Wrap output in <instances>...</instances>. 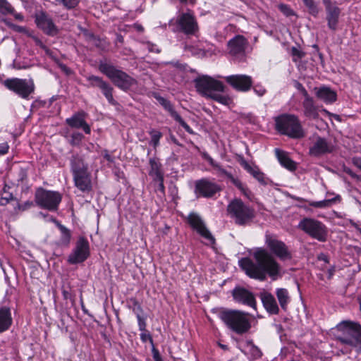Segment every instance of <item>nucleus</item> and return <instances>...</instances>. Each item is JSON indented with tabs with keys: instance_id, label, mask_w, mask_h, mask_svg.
Here are the masks:
<instances>
[{
	"instance_id": "nucleus-1",
	"label": "nucleus",
	"mask_w": 361,
	"mask_h": 361,
	"mask_svg": "<svg viewBox=\"0 0 361 361\" xmlns=\"http://www.w3.org/2000/svg\"><path fill=\"white\" fill-rule=\"evenodd\" d=\"M265 243L271 253L264 248H257L252 254L253 259L243 257L238 264L251 279L263 281L269 276L275 281L281 276V267L271 254L281 261H286L292 259V252L284 242L274 235L267 234Z\"/></svg>"
},
{
	"instance_id": "nucleus-2",
	"label": "nucleus",
	"mask_w": 361,
	"mask_h": 361,
	"mask_svg": "<svg viewBox=\"0 0 361 361\" xmlns=\"http://www.w3.org/2000/svg\"><path fill=\"white\" fill-rule=\"evenodd\" d=\"M337 329L339 334L336 336V340L344 348L340 350L341 354H348L352 348H356L357 351L361 352V325L354 322H343L337 325Z\"/></svg>"
},
{
	"instance_id": "nucleus-3",
	"label": "nucleus",
	"mask_w": 361,
	"mask_h": 361,
	"mask_svg": "<svg viewBox=\"0 0 361 361\" xmlns=\"http://www.w3.org/2000/svg\"><path fill=\"white\" fill-rule=\"evenodd\" d=\"M218 317L230 330L237 334H245L251 328L250 314L243 311L222 308L219 310Z\"/></svg>"
},
{
	"instance_id": "nucleus-4",
	"label": "nucleus",
	"mask_w": 361,
	"mask_h": 361,
	"mask_svg": "<svg viewBox=\"0 0 361 361\" xmlns=\"http://www.w3.org/2000/svg\"><path fill=\"white\" fill-rule=\"evenodd\" d=\"M276 130L292 139H301L305 136V132L298 118L294 114H283L275 118Z\"/></svg>"
},
{
	"instance_id": "nucleus-5",
	"label": "nucleus",
	"mask_w": 361,
	"mask_h": 361,
	"mask_svg": "<svg viewBox=\"0 0 361 361\" xmlns=\"http://www.w3.org/2000/svg\"><path fill=\"white\" fill-rule=\"evenodd\" d=\"M98 68L99 71L111 80L115 86L123 91L127 92L137 85L135 78L110 63L101 61Z\"/></svg>"
},
{
	"instance_id": "nucleus-6",
	"label": "nucleus",
	"mask_w": 361,
	"mask_h": 361,
	"mask_svg": "<svg viewBox=\"0 0 361 361\" xmlns=\"http://www.w3.org/2000/svg\"><path fill=\"white\" fill-rule=\"evenodd\" d=\"M71 170L73 173L75 185L82 192H89L92 190L90 173L88 166L82 158L74 155L71 159Z\"/></svg>"
},
{
	"instance_id": "nucleus-7",
	"label": "nucleus",
	"mask_w": 361,
	"mask_h": 361,
	"mask_svg": "<svg viewBox=\"0 0 361 361\" xmlns=\"http://www.w3.org/2000/svg\"><path fill=\"white\" fill-rule=\"evenodd\" d=\"M227 211L235 224L239 226L250 224L255 217V209L240 199L231 201L228 205Z\"/></svg>"
},
{
	"instance_id": "nucleus-8",
	"label": "nucleus",
	"mask_w": 361,
	"mask_h": 361,
	"mask_svg": "<svg viewBox=\"0 0 361 361\" xmlns=\"http://www.w3.org/2000/svg\"><path fill=\"white\" fill-rule=\"evenodd\" d=\"M169 25L173 32H182L185 35H196L199 31L197 20L191 12L181 13L176 19H171Z\"/></svg>"
},
{
	"instance_id": "nucleus-9",
	"label": "nucleus",
	"mask_w": 361,
	"mask_h": 361,
	"mask_svg": "<svg viewBox=\"0 0 361 361\" xmlns=\"http://www.w3.org/2000/svg\"><path fill=\"white\" fill-rule=\"evenodd\" d=\"M298 227L311 238L319 242L324 243L327 240V227L316 219L305 217L299 222Z\"/></svg>"
},
{
	"instance_id": "nucleus-10",
	"label": "nucleus",
	"mask_w": 361,
	"mask_h": 361,
	"mask_svg": "<svg viewBox=\"0 0 361 361\" xmlns=\"http://www.w3.org/2000/svg\"><path fill=\"white\" fill-rule=\"evenodd\" d=\"M62 200V195L57 191L48 190L43 188H38L35 193V202L36 204L50 212L58 209Z\"/></svg>"
},
{
	"instance_id": "nucleus-11",
	"label": "nucleus",
	"mask_w": 361,
	"mask_h": 361,
	"mask_svg": "<svg viewBox=\"0 0 361 361\" xmlns=\"http://www.w3.org/2000/svg\"><path fill=\"white\" fill-rule=\"evenodd\" d=\"M194 82L197 92L206 98H210L216 91L224 92L226 88L222 82L208 75L198 77Z\"/></svg>"
},
{
	"instance_id": "nucleus-12",
	"label": "nucleus",
	"mask_w": 361,
	"mask_h": 361,
	"mask_svg": "<svg viewBox=\"0 0 361 361\" xmlns=\"http://www.w3.org/2000/svg\"><path fill=\"white\" fill-rule=\"evenodd\" d=\"M90 244L86 238L80 236L75 247L68 257L70 264H77L85 262L90 256Z\"/></svg>"
},
{
	"instance_id": "nucleus-13",
	"label": "nucleus",
	"mask_w": 361,
	"mask_h": 361,
	"mask_svg": "<svg viewBox=\"0 0 361 361\" xmlns=\"http://www.w3.org/2000/svg\"><path fill=\"white\" fill-rule=\"evenodd\" d=\"M4 84L8 89L12 90L23 99L28 98L35 90L32 81L26 79H7L5 80Z\"/></svg>"
},
{
	"instance_id": "nucleus-14",
	"label": "nucleus",
	"mask_w": 361,
	"mask_h": 361,
	"mask_svg": "<svg viewBox=\"0 0 361 361\" xmlns=\"http://www.w3.org/2000/svg\"><path fill=\"white\" fill-rule=\"evenodd\" d=\"M186 220L190 227L207 241L208 245H214L215 243V238L198 214L190 212Z\"/></svg>"
},
{
	"instance_id": "nucleus-15",
	"label": "nucleus",
	"mask_w": 361,
	"mask_h": 361,
	"mask_svg": "<svg viewBox=\"0 0 361 361\" xmlns=\"http://www.w3.org/2000/svg\"><path fill=\"white\" fill-rule=\"evenodd\" d=\"M326 11V20L329 29L336 32L338 29L341 8L332 0H322Z\"/></svg>"
},
{
	"instance_id": "nucleus-16",
	"label": "nucleus",
	"mask_w": 361,
	"mask_h": 361,
	"mask_svg": "<svg viewBox=\"0 0 361 361\" xmlns=\"http://www.w3.org/2000/svg\"><path fill=\"white\" fill-rule=\"evenodd\" d=\"M86 78L90 83V86L93 87H97L100 89L109 104L113 106L118 104V102L114 99L113 96L114 87L108 82L94 75L87 76Z\"/></svg>"
},
{
	"instance_id": "nucleus-17",
	"label": "nucleus",
	"mask_w": 361,
	"mask_h": 361,
	"mask_svg": "<svg viewBox=\"0 0 361 361\" xmlns=\"http://www.w3.org/2000/svg\"><path fill=\"white\" fill-rule=\"evenodd\" d=\"M247 40L243 35H236L231 39L227 44L228 54L234 59L241 61L245 55Z\"/></svg>"
},
{
	"instance_id": "nucleus-18",
	"label": "nucleus",
	"mask_w": 361,
	"mask_h": 361,
	"mask_svg": "<svg viewBox=\"0 0 361 361\" xmlns=\"http://www.w3.org/2000/svg\"><path fill=\"white\" fill-rule=\"evenodd\" d=\"M226 81L235 90L245 92L252 87L253 80L251 76L244 74H235L224 78Z\"/></svg>"
},
{
	"instance_id": "nucleus-19",
	"label": "nucleus",
	"mask_w": 361,
	"mask_h": 361,
	"mask_svg": "<svg viewBox=\"0 0 361 361\" xmlns=\"http://www.w3.org/2000/svg\"><path fill=\"white\" fill-rule=\"evenodd\" d=\"M335 147L331 141L322 137H317L309 149V153L312 157H321L332 153Z\"/></svg>"
},
{
	"instance_id": "nucleus-20",
	"label": "nucleus",
	"mask_w": 361,
	"mask_h": 361,
	"mask_svg": "<svg viewBox=\"0 0 361 361\" xmlns=\"http://www.w3.org/2000/svg\"><path fill=\"white\" fill-rule=\"evenodd\" d=\"M232 295L235 302L253 309L256 308V300L253 293L245 288L235 287L232 291Z\"/></svg>"
},
{
	"instance_id": "nucleus-21",
	"label": "nucleus",
	"mask_w": 361,
	"mask_h": 361,
	"mask_svg": "<svg viewBox=\"0 0 361 361\" xmlns=\"http://www.w3.org/2000/svg\"><path fill=\"white\" fill-rule=\"evenodd\" d=\"M220 190L218 185L207 179L196 181L195 192L197 196L212 197Z\"/></svg>"
},
{
	"instance_id": "nucleus-22",
	"label": "nucleus",
	"mask_w": 361,
	"mask_h": 361,
	"mask_svg": "<svg viewBox=\"0 0 361 361\" xmlns=\"http://www.w3.org/2000/svg\"><path fill=\"white\" fill-rule=\"evenodd\" d=\"M87 113L80 111L75 113L71 117L66 119V123L73 128H82L86 134H90V126L85 121Z\"/></svg>"
},
{
	"instance_id": "nucleus-23",
	"label": "nucleus",
	"mask_w": 361,
	"mask_h": 361,
	"mask_svg": "<svg viewBox=\"0 0 361 361\" xmlns=\"http://www.w3.org/2000/svg\"><path fill=\"white\" fill-rule=\"evenodd\" d=\"M35 23L37 27L48 35L54 36L58 33V29L52 19L44 13L36 16Z\"/></svg>"
},
{
	"instance_id": "nucleus-24",
	"label": "nucleus",
	"mask_w": 361,
	"mask_h": 361,
	"mask_svg": "<svg viewBox=\"0 0 361 361\" xmlns=\"http://www.w3.org/2000/svg\"><path fill=\"white\" fill-rule=\"evenodd\" d=\"M159 104L170 114L171 116L174 118L185 130L190 134H192V128L184 121L181 116L174 110L171 103L162 97L157 98Z\"/></svg>"
},
{
	"instance_id": "nucleus-25",
	"label": "nucleus",
	"mask_w": 361,
	"mask_h": 361,
	"mask_svg": "<svg viewBox=\"0 0 361 361\" xmlns=\"http://www.w3.org/2000/svg\"><path fill=\"white\" fill-rule=\"evenodd\" d=\"M305 99L302 102L304 115L310 118L316 119L319 117L318 106L315 105L313 99L307 90H304Z\"/></svg>"
},
{
	"instance_id": "nucleus-26",
	"label": "nucleus",
	"mask_w": 361,
	"mask_h": 361,
	"mask_svg": "<svg viewBox=\"0 0 361 361\" xmlns=\"http://www.w3.org/2000/svg\"><path fill=\"white\" fill-rule=\"evenodd\" d=\"M314 90L317 97L326 104H332L337 99L336 92L329 87L322 86Z\"/></svg>"
},
{
	"instance_id": "nucleus-27",
	"label": "nucleus",
	"mask_w": 361,
	"mask_h": 361,
	"mask_svg": "<svg viewBox=\"0 0 361 361\" xmlns=\"http://www.w3.org/2000/svg\"><path fill=\"white\" fill-rule=\"evenodd\" d=\"M13 318L10 307H0V334L6 331L11 326Z\"/></svg>"
},
{
	"instance_id": "nucleus-28",
	"label": "nucleus",
	"mask_w": 361,
	"mask_h": 361,
	"mask_svg": "<svg viewBox=\"0 0 361 361\" xmlns=\"http://www.w3.org/2000/svg\"><path fill=\"white\" fill-rule=\"evenodd\" d=\"M261 299L264 307L268 312L272 314H277L279 308L274 297L269 293L265 292L261 294Z\"/></svg>"
},
{
	"instance_id": "nucleus-29",
	"label": "nucleus",
	"mask_w": 361,
	"mask_h": 361,
	"mask_svg": "<svg viewBox=\"0 0 361 361\" xmlns=\"http://www.w3.org/2000/svg\"><path fill=\"white\" fill-rule=\"evenodd\" d=\"M274 152L276 157L282 166L290 171L295 170V163L289 157L287 152L278 148H276Z\"/></svg>"
},
{
	"instance_id": "nucleus-30",
	"label": "nucleus",
	"mask_w": 361,
	"mask_h": 361,
	"mask_svg": "<svg viewBox=\"0 0 361 361\" xmlns=\"http://www.w3.org/2000/svg\"><path fill=\"white\" fill-rule=\"evenodd\" d=\"M341 200V197L339 195H336L334 197L328 200H324L321 201H309L308 204L310 207L314 208H329L331 207L332 204H336L337 202H340Z\"/></svg>"
},
{
	"instance_id": "nucleus-31",
	"label": "nucleus",
	"mask_w": 361,
	"mask_h": 361,
	"mask_svg": "<svg viewBox=\"0 0 361 361\" xmlns=\"http://www.w3.org/2000/svg\"><path fill=\"white\" fill-rule=\"evenodd\" d=\"M245 353L248 355L249 359L252 361L259 359L262 355L261 350L252 341L247 342Z\"/></svg>"
},
{
	"instance_id": "nucleus-32",
	"label": "nucleus",
	"mask_w": 361,
	"mask_h": 361,
	"mask_svg": "<svg viewBox=\"0 0 361 361\" xmlns=\"http://www.w3.org/2000/svg\"><path fill=\"white\" fill-rule=\"evenodd\" d=\"M149 165L150 170L149 171V175L154 180H157V178H161V177H164L163 172L161 169V164L159 161L155 159H150Z\"/></svg>"
},
{
	"instance_id": "nucleus-33",
	"label": "nucleus",
	"mask_w": 361,
	"mask_h": 361,
	"mask_svg": "<svg viewBox=\"0 0 361 361\" xmlns=\"http://www.w3.org/2000/svg\"><path fill=\"white\" fill-rule=\"evenodd\" d=\"M276 295L281 308L283 310H286L288 304L290 301L288 290L286 288H277Z\"/></svg>"
},
{
	"instance_id": "nucleus-34",
	"label": "nucleus",
	"mask_w": 361,
	"mask_h": 361,
	"mask_svg": "<svg viewBox=\"0 0 361 361\" xmlns=\"http://www.w3.org/2000/svg\"><path fill=\"white\" fill-rule=\"evenodd\" d=\"M57 226L61 231V238L59 240L60 245L68 246L71 242V233L70 230L59 222H57Z\"/></svg>"
},
{
	"instance_id": "nucleus-35",
	"label": "nucleus",
	"mask_w": 361,
	"mask_h": 361,
	"mask_svg": "<svg viewBox=\"0 0 361 361\" xmlns=\"http://www.w3.org/2000/svg\"><path fill=\"white\" fill-rule=\"evenodd\" d=\"M222 92H216L209 98L224 105H229L232 102L231 98L228 95L221 94Z\"/></svg>"
},
{
	"instance_id": "nucleus-36",
	"label": "nucleus",
	"mask_w": 361,
	"mask_h": 361,
	"mask_svg": "<svg viewBox=\"0 0 361 361\" xmlns=\"http://www.w3.org/2000/svg\"><path fill=\"white\" fill-rule=\"evenodd\" d=\"M0 13L5 16L13 14L14 8L7 0H0Z\"/></svg>"
},
{
	"instance_id": "nucleus-37",
	"label": "nucleus",
	"mask_w": 361,
	"mask_h": 361,
	"mask_svg": "<svg viewBox=\"0 0 361 361\" xmlns=\"http://www.w3.org/2000/svg\"><path fill=\"white\" fill-rule=\"evenodd\" d=\"M151 135V140L149 144L156 148L159 145V140L162 137V133L156 130H152L149 131Z\"/></svg>"
},
{
	"instance_id": "nucleus-38",
	"label": "nucleus",
	"mask_w": 361,
	"mask_h": 361,
	"mask_svg": "<svg viewBox=\"0 0 361 361\" xmlns=\"http://www.w3.org/2000/svg\"><path fill=\"white\" fill-rule=\"evenodd\" d=\"M84 138V135L79 132H75L71 134L69 143L72 146H79Z\"/></svg>"
},
{
	"instance_id": "nucleus-39",
	"label": "nucleus",
	"mask_w": 361,
	"mask_h": 361,
	"mask_svg": "<svg viewBox=\"0 0 361 361\" xmlns=\"http://www.w3.org/2000/svg\"><path fill=\"white\" fill-rule=\"evenodd\" d=\"M88 40L95 47L104 49L105 47V42L103 39H101L100 38L97 37V36L94 35L93 34H90L88 36Z\"/></svg>"
},
{
	"instance_id": "nucleus-40",
	"label": "nucleus",
	"mask_w": 361,
	"mask_h": 361,
	"mask_svg": "<svg viewBox=\"0 0 361 361\" xmlns=\"http://www.w3.org/2000/svg\"><path fill=\"white\" fill-rule=\"evenodd\" d=\"M305 5L309 10L310 14L317 16L319 13V9L314 3V0H302Z\"/></svg>"
},
{
	"instance_id": "nucleus-41",
	"label": "nucleus",
	"mask_w": 361,
	"mask_h": 361,
	"mask_svg": "<svg viewBox=\"0 0 361 361\" xmlns=\"http://www.w3.org/2000/svg\"><path fill=\"white\" fill-rule=\"evenodd\" d=\"M130 301L132 303L130 308L132 309V311L136 314V317L141 316L143 310L140 303L135 298H131Z\"/></svg>"
},
{
	"instance_id": "nucleus-42",
	"label": "nucleus",
	"mask_w": 361,
	"mask_h": 361,
	"mask_svg": "<svg viewBox=\"0 0 361 361\" xmlns=\"http://www.w3.org/2000/svg\"><path fill=\"white\" fill-rule=\"evenodd\" d=\"M290 54L293 58V61L294 62H297L301 59H302L305 54L302 51L300 50L297 47H293L290 49Z\"/></svg>"
},
{
	"instance_id": "nucleus-43",
	"label": "nucleus",
	"mask_w": 361,
	"mask_h": 361,
	"mask_svg": "<svg viewBox=\"0 0 361 361\" xmlns=\"http://www.w3.org/2000/svg\"><path fill=\"white\" fill-rule=\"evenodd\" d=\"M254 92L259 97H263L267 93L266 88L260 83L252 87Z\"/></svg>"
},
{
	"instance_id": "nucleus-44",
	"label": "nucleus",
	"mask_w": 361,
	"mask_h": 361,
	"mask_svg": "<svg viewBox=\"0 0 361 361\" xmlns=\"http://www.w3.org/2000/svg\"><path fill=\"white\" fill-rule=\"evenodd\" d=\"M58 2L62 4L66 8H73L78 4V0H56Z\"/></svg>"
},
{
	"instance_id": "nucleus-45",
	"label": "nucleus",
	"mask_w": 361,
	"mask_h": 361,
	"mask_svg": "<svg viewBox=\"0 0 361 361\" xmlns=\"http://www.w3.org/2000/svg\"><path fill=\"white\" fill-rule=\"evenodd\" d=\"M13 199V196L11 193L4 191L1 197L0 204L1 205H6Z\"/></svg>"
},
{
	"instance_id": "nucleus-46",
	"label": "nucleus",
	"mask_w": 361,
	"mask_h": 361,
	"mask_svg": "<svg viewBox=\"0 0 361 361\" xmlns=\"http://www.w3.org/2000/svg\"><path fill=\"white\" fill-rule=\"evenodd\" d=\"M228 178L239 190H240L241 191H244L245 188H244L243 184L241 183V181L238 178L233 177L232 174L229 175Z\"/></svg>"
},
{
	"instance_id": "nucleus-47",
	"label": "nucleus",
	"mask_w": 361,
	"mask_h": 361,
	"mask_svg": "<svg viewBox=\"0 0 361 361\" xmlns=\"http://www.w3.org/2000/svg\"><path fill=\"white\" fill-rule=\"evenodd\" d=\"M228 178L239 190H240L241 191H244L245 188H244L243 184L241 183V181L238 178L233 177L232 174L229 175Z\"/></svg>"
},
{
	"instance_id": "nucleus-48",
	"label": "nucleus",
	"mask_w": 361,
	"mask_h": 361,
	"mask_svg": "<svg viewBox=\"0 0 361 361\" xmlns=\"http://www.w3.org/2000/svg\"><path fill=\"white\" fill-rule=\"evenodd\" d=\"M255 178L262 185H267L269 180L268 178L265 176V175L259 171V173H256L255 174Z\"/></svg>"
},
{
	"instance_id": "nucleus-49",
	"label": "nucleus",
	"mask_w": 361,
	"mask_h": 361,
	"mask_svg": "<svg viewBox=\"0 0 361 361\" xmlns=\"http://www.w3.org/2000/svg\"><path fill=\"white\" fill-rule=\"evenodd\" d=\"M140 339L143 343H146L147 341H149L152 345H154L152 337L150 335V334L147 332V331H142V333L140 334Z\"/></svg>"
},
{
	"instance_id": "nucleus-50",
	"label": "nucleus",
	"mask_w": 361,
	"mask_h": 361,
	"mask_svg": "<svg viewBox=\"0 0 361 361\" xmlns=\"http://www.w3.org/2000/svg\"><path fill=\"white\" fill-rule=\"evenodd\" d=\"M137 319L139 330L140 331H147V330H146L147 324H146L145 319L142 317V316H138V317H137Z\"/></svg>"
},
{
	"instance_id": "nucleus-51",
	"label": "nucleus",
	"mask_w": 361,
	"mask_h": 361,
	"mask_svg": "<svg viewBox=\"0 0 361 361\" xmlns=\"http://www.w3.org/2000/svg\"><path fill=\"white\" fill-rule=\"evenodd\" d=\"M28 36L32 38L36 45L40 47L43 49H47L46 46L44 44L42 40L39 39L37 36L33 35L32 33H29Z\"/></svg>"
},
{
	"instance_id": "nucleus-52",
	"label": "nucleus",
	"mask_w": 361,
	"mask_h": 361,
	"mask_svg": "<svg viewBox=\"0 0 361 361\" xmlns=\"http://www.w3.org/2000/svg\"><path fill=\"white\" fill-rule=\"evenodd\" d=\"M279 8H280L281 11H282L286 16H291L293 14V11L287 5L281 4L279 6Z\"/></svg>"
},
{
	"instance_id": "nucleus-53",
	"label": "nucleus",
	"mask_w": 361,
	"mask_h": 361,
	"mask_svg": "<svg viewBox=\"0 0 361 361\" xmlns=\"http://www.w3.org/2000/svg\"><path fill=\"white\" fill-rule=\"evenodd\" d=\"M102 155L109 163L111 164L114 162L115 158L109 153V151L107 149H104L102 151Z\"/></svg>"
},
{
	"instance_id": "nucleus-54",
	"label": "nucleus",
	"mask_w": 361,
	"mask_h": 361,
	"mask_svg": "<svg viewBox=\"0 0 361 361\" xmlns=\"http://www.w3.org/2000/svg\"><path fill=\"white\" fill-rule=\"evenodd\" d=\"M9 145L7 142L0 143V156L8 153Z\"/></svg>"
},
{
	"instance_id": "nucleus-55",
	"label": "nucleus",
	"mask_w": 361,
	"mask_h": 361,
	"mask_svg": "<svg viewBox=\"0 0 361 361\" xmlns=\"http://www.w3.org/2000/svg\"><path fill=\"white\" fill-rule=\"evenodd\" d=\"M159 184L157 186V190L161 192L163 195L165 193V187L164 185V177H161V178H157V180Z\"/></svg>"
},
{
	"instance_id": "nucleus-56",
	"label": "nucleus",
	"mask_w": 361,
	"mask_h": 361,
	"mask_svg": "<svg viewBox=\"0 0 361 361\" xmlns=\"http://www.w3.org/2000/svg\"><path fill=\"white\" fill-rule=\"evenodd\" d=\"M152 352L153 359L154 361H160L162 360L159 350L157 349H156L154 345L152 346Z\"/></svg>"
},
{
	"instance_id": "nucleus-57",
	"label": "nucleus",
	"mask_w": 361,
	"mask_h": 361,
	"mask_svg": "<svg viewBox=\"0 0 361 361\" xmlns=\"http://www.w3.org/2000/svg\"><path fill=\"white\" fill-rule=\"evenodd\" d=\"M215 169L217 170L219 174L220 175H224L225 176H226L227 178H228V176L231 175V173L228 172L227 171H226L224 169H223L220 164H218V166H216L215 168Z\"/></svg>"
},
{
	"instance_id": "nucleus-58",
	"label": "nucleus",
	"mask_w": 361,
	"mask_h": 361,
	"mask_svg": "<svg viewBox=\"0 0 361 361\" xmlns=\"http://www.w3.org/2000/svg\"><path fill=\"white\" fill-rule=\"evenodd\" d=\"M204 157L209 161V164L213 166L214 169L218 166V163H216L210 156L207 154H204Z\"/></svg>"
},
{
	"instance_id": "nucleus-59",
	"label": "nucleus",
	"mask_w": 361,
	"mask_h": 361,
	"mask_svg": "<svg viewBox=\"0 0 361 361\" xmlns=\"http://www.w3.org/2000/svg\"><path fill=\"white\" fill-rule=\"evenodd\" d=\"M13 28L15 31L18 32L27 33V35L30 33L27 32V29L23 26L13 25Z\"/></svg>"
},
{
	"instance_id": "nucleus-60",
	"label": "nucleus",
	"mask_w": 361,
	"mask_h": 361,
	"mask_svg": "<svg viewBox=\"0 0 361 361\" xmlns=\"http://www.w3.org/2000/svg\"><path fill=\"white\" fill-rule=\"evenodd\" d=\"M245 169H247V171L250 173H251V174L253 176V177H254V178H255V174L256 173H259V169H258L252 168V166H248V165H246Z\"/></svg>"
},
{
	"instance_id": "nucleus-61",
	"label": "nucleus",
	"mask_w": 361,
	"mask_h": 361,
	"mask_svg": "<svg viewBox=\"0 0 361 361\" xmlns=\"http://www.w3.org/2000/svg\"><path fill=\"white\" fill-rule=\"evenodd\" d=\"M179 1L183 4L194 5L196 2V0H179Z\"/></svg>"
},
{
	"instance_id": "nucleus-62",
	"label": "nucleus",
	"mask_w": 361,
	"mask_h": 361,
	"mask_svg": "<svg viewBox=\"0 0 361 361\" xmlns=\"http://www.w3.org/2000/svg\"><path fill=\"white\" fill-rule=\"evenodd\" d=\"M12 15L14 16L16 20L22 21L24 19L23 16L21 13H18L14 11V13Z\"/></svg>"
},
{
	"instance_id": "nucleus-63",
	"label": "nucleus",
	"mask_w": 361,
	"mask_h": 361,
	"mask_svg": "<svg viewBox=\"0 0 361 361\" xmlns=\"http://www.w3.org/2000/svg\"><path fill=\"white\" fill-rule=\"evenodd\" d=\"M296 87L298 88V90H299L301 93L304 95V90H306L305 88L302 86V84L298 82L297 83V85H296Z\"/></svg>"
},
{
	"instance_id": "nucleus-64",
	"label": "nucleus",
	"mask_w": 361,
	"mask_h": 361,
	"mask_svg": "<svg viewBox=\"0 0 361 361\" xmlns=\"http://www.w3.org/2000/svg\"><path fill=\"white\" fill-rule=\"evenodd\" d=\"M62 293H63V298H64L65 299L68 298V297H69V295H70V293H69V292H68V291H67V290H63L62 291Z\"/></svg>"
}]
</instances>
